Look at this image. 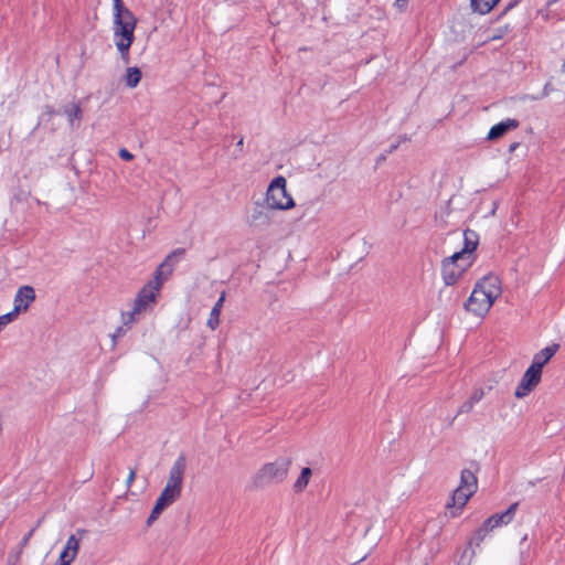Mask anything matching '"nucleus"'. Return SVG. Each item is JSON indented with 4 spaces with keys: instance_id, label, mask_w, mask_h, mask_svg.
<instances>
[{
    "instance_id": "nucleus-1",
    "label": "nucleus",
    "mask_w": 565,
    "mask_h": 565,
    "mask_svg": "<svg viewBox=\"0 0 565 565\" xmlns=\"http://www.w3.org/2000/svg\"><path fill=\"white\" fill-rule=\"evenodd\" d=\"M177 253L182 255L183 250L179 249L170 254L166 260L157 267L153 279L149 280L139 290L134 300L131 310L121 312V320L124 326L130 328L134 323L139 321L141 315L153 309L163 282L168 279L173 270V265L170 264V260Z\"/></svg>"
},
{
    "instance_id": "nucleus-2",
    "label": "nucleus",
    "mask_w": 565,
    "mask_h": 565,
    "mask_svg": "<svg viewBox=\"0 0 565 565\" xmlns=\"http://www.w3.org/2000/svg\"><path fill=\"white\" fill-rule=\"evenodd\" d=\"M479 244V235L472 230L463 232V247L451 256L445 258L441 263L443 280L447 286L455 285L462 274L472 265L475 260L473 252Z\"/></svg>"
},
{
    "instance_id": "nucleus-3",
    "label": "nucleus",
    "mask_w": 565,
    "mask_h": 565,
    "mask_svg": "<svg viewBox=\"0 0 565 565\" xmlns=\"http://www.w3.org/2000/svg\"><path fill=\"white\" fill-rule=\"evenodd\" d=\"M114 1V42L125 64L130 61L129 50L135 40L137 20L121 0Z\"/></svg>"
},
{
    "instance_id": "nucleus-4",
    "label": "nucleus",
    "mask_w": 565,
    "mask_h": 565,
    "mask_svg": "<svg viewBox=\"0 0 565 565\" xmlns=\"http://www.w3.org/2000/svg\"><path fill=\"white\" fill-rule=\"evenodd\" d=\"M185 469L186 459L183 455H180L169 471L167 483L158 497L154 507L148 518V525L156 521L164 509L170 507L180 498Z\"/></svg>"
},
{
    "instance_id": "nucleus-5",
    "label": "nucleus",
    "mask_w": 565,
    "mask_h": 565,
    "mask_svg": "<svg viewBox=\"0 0 565 565\" xmlns=\"http://www.w3.org/2000/svg\"><path fill=\"white\" fill-rule=\"evenodd\" d=\"M502 286L498 276L489 274L476 285L466 303V309L477 317H484L501 296Z\"/></svg>"
},
{
    "instance_id": "nucleus-6",
    "label": "nucleus",
    "mask_w": 565,
    "mask_h": 565,
    "mask_svg": "<svg viewBox=\"0 0 565 565\" xmlns=\"http://www.w3.org/2000/svg\"><path fill=\"white\" fill-rule=\"evenodd\" d=\"M265 203L268 210L286 211L295 206L292 196L287 191V180L278 175L269 183L266 194Z\"/></svg>"
},
{
    "instance_id": "nucleus-7",
    "label": "nucleus",
    "mask_w": 565,
    "mask_h": 565,
    "mask_svg": "<svg viewBox=\"0 0 565 565\" xmlns=\"http://www.w3.org/2000/svg\"><path fill=\"white\" fill-rule=\"evenodd\" d=\"M290 465L289 458H278L263 465L254 477V483L257 487H264L282 482L288 476Z\"/></svg>"
},
{
    "instance_id": "nucleus-8",
    "label": "nucleus",
    "mask_w": 565,
    "mask_h": 565,
    "mask_svg": "<svg viewBox=\"0 0 565 565\" xmlns=\"http://www.w3.org/2000/svg\"><path fill=\"white\" fill-rule=\"evenodd\" d=\"M541 379L542 372L530 365L515 388V397L523 398L527 396L540 384Z\"/></svg>"
},
{
    "instance_id": "nucleus-9",
    "label": "nucleus",
    "mask_w": 565,
    "mask_h": 565,
    "mask_svg": "<svg viewBox=\"0 0 565 565\" xmlns=\"http://www.w3.org/2000/svg\"><path fill=\"white\" fill-rule=\"evenodd\" d=\"M84 533H85L84 530H77L76 534H72L67 539L65 546L62 550V552L57 558L56 565H71L72 564V562L76 558V556L78 554L81 541H82Z\"/></svg>"
},
{
    "instance_id": "nucleus-10",
    "label": "nucleus",
    "mask_w": 565,
    "mask_h": 565,
    "mask_svg": "<svg viewBox=\"0 0 565 565\" xmlns=\"http://www.w3.org/2000/svg\"><path fill=\"white\" fill-rule=\"evenodd\" d=\"M34 299L35 291L31 286L20 287L14 296L12 315L18 317L20 312L26 311Z\"/></svg>"
},
{
    "instance_id": "nucleus-11",
    "label": "nucleus",
    "mask_w": 565,
    "mask_h": 565,
    "mask_svg": "<svg viewBox=\"0 0 565 565\" xmlns=\"http://www.w3.org/2000/svg\"><path fill=\"white\" fill-rule=\"evenodd\" d=\"M516 508L518 503H513L505 511L488 518L486 520L487 526L489 525L493 531L494 529L509 524L513 520Z\"/></svg>"
},
{
    "instance_id": "nucleus-12",
    "label": "nucleus",
    "mask_w": 565,
    "mask_h": 565,
    "mask_svg": "<svg viewBox=\"0 0 565 565\" xmlns=\"http://www.w3.org/2000/svg\"><path fill=\"white\" fill-rule=\"evenodd\" d=\"M559 345L556 343H553L541 351H539L532 360L531 366L535 367L536 370L541 371L543 367L548 363V361L555 355L557 352Z\"/></svg>"
},
{
    "instance_id": "nucleus-13",
    "label": "nucleus",
    "mask_w": 565,
    "mask_h": 565,
    "mask_svg": "<svg viewBox=\"0 0 565 565\" xmlns=\"http://www.w3.org/2000/svg\"><path fill=\"white\" fill-rule=\"evenodd\" d=\"M520 122L516 119L508 118L505 120L500 121L499 124L491 127L488 132L487 138L489 140H495L501 138L508 131L516 129Z\"/></svg>"
},
{
    "instance_id": "nucleus-14",
    "label": "nucleus",
    "mask_w": 565,
    "mask_h": 565,
    "mask_svg": "<svg viewBox=\"0 0 565 565\" xmlns=\"http://www.w3.org/2000/svg\"><path fill=\"white\" fill-rule=\"evenodd\" d=\"M248 224H249V226L255 227V228L269 226V224H270L269 212L263 206L255 207L253 210L252 214L249 215Z\"/></svg>"
},
{
    "instance_id": "nucleus-15",
    "label": "nucleus",
    "mask_w": 565,
    "mask_h": 565,
    "mask_svg": "<svg viewBox=\"0 0 565 565\" xmlns=\"http://www.w3.org/2000/svg\"><path fill=\"white\" fill-rule=\"evenodd\" d=\"M64 115L67 117L68 125L77 128L82 121L83 110L76 103H71L64 108Z\"/></svg>"
},
{
    "instance_id": "nucleus-16",
    "label": "nucleus",
    "mask_w": 565,
    "mask_h": 565,
    "mask_svg": "<svg viewBox=\"0 0 565 565\" xmlns=\"http://www.w3.org/2000/svg\"><path fill=\"white\" fill-rule=\"evenodd\" d=\"M458 488L466 490L469 493H475L478 488L477 477L469 469H463L460 476V484Z\"/></svg>"
},
{
    "instance_id": "nucleus-17",
    "label": "nucleus",
    "mask_w": 565,
    "mask_h": 565,
    "mask_svg": "<svg viewBox=\"0 0 565 565\" xmlns=\"http://www.w3.org/2000/svg\"><path fill=\"white\" fill-rule=\"evenodd\" d=\"M225 300V292H222L215 305L213 306L209 319L206 321L207 327L211 330H215L220 326V315Z\"/></svg>"
},
{
    "instance_id": "nucleus-18",
    "label": "nucleus",
    "mask_w": 565,
    "mask_h": 565,
    "mask_svg": "<svg viewBox=\"0 0 565 565\" xmlns=\"http://www.w3.org/2000/svg\"><path fill=\"white\" fill-rule=\"evenodd\" d=\"M472 493L467 492L463 489L457 488L451 497V503H448V508L456 509L458 512L466 505Z\"/></svg>"
},
{
    "instance_id": "nucleus-19",
    "label": "nucleus",
    "mask_w": 565,
    "mask_h": 565,
    "mask_svg": "<svg viewBox=\"0 0 565 565\" xmlns=\"http://www.w3.org/2000/svg\"><path fill=\"white\" fill-rule=\"evenodd\" d=\"M311 475H312V471L309 467L302 468L299 477L297 478V480L294 483V491L297 493L302 492L307 488V486L310 481Z\"/></svg>"
},
{
    "instance_id": "nucleus-20",
    "label": "nucleus",
    "mask_w": 565,
    "mask_h": 565,
    "mask_svg": "<svg viewBox=\"0 0 565 565\" xmlns=\"http://www.w3.org/2000/svg\"><path fill=\"white\" fill-rule=\"evenodd\" d=\"M141 81V72L138 67L131 66L126 70L125 83L129 88H135Z\"/></svg>"
},
{
    "instance_id": "nucleus-21",
    "label": "nucleus",
    "mask_w": 565,
    "mask_h": 565,
    "mask_svg": "<svg viewBox=\"0 0 565 565\" xmlns=\"http://www.w3.org/2000/svg\"><path fill=\"white\" fill-rule=\"evenodd\" d=\"M500 0H471L473 11L480 14L488 13Z\"/></svg>"
},
{
    "instance_id": "nucleus-22",
    "label": "nucleus",
    "mask_w": 565,
    "mask_h": 565,
    "mask_svg": "<svg viewBox=\"0 0 565 565\" xmlns=\"http://www.w3.org/2000/svg\"><path fill=\"white\" fill-rule=\"evenodd\" d=\"M491 531L492 529L489 525L487 526V522L484 521L482 525L475 532L469 543L471 545L475 544L476 546H479Z\"/></svg>"
},
{
    "instance_id": "nucleus-23",
    "label": "nucleus",
    "mask_w": 565,
    "mask_h": 565,
    "mask_svg": "<svg viewBox=\"0 0 565 565\" xmlns=\"http://www.w3.org/2000/svg\"><path fill=\"white\" fill-rule=\"evenodd\" d=\"M17 317L12 315V312H8L6 315L0 316V331L10 322H12Z\"/></svg>"
},
{
    "instance_id": "nucleus-24",
    "label": "nucleus",
    "mask_w": 565,
    "mask_h": 565,
    "mask_svg": "<svg viewBox=\"0 0 565 565\" xmlns=\"http://www.w3.org/2000/svg\"><path fill=\"white\" fill-rule=\"evenodd\" d=\"M504 32L499 29L497 30L495 32H492L490 34L487 35L486 38V41H495V40H499L503 36Z\"/></svg>"
},
{
    "instance_id": "nucleus-25",
    "label": "nucleus",
    "mask_w": 565,
    "mask_h": 565,
    "mask_svg": "<svg viewBox=\"0 0 565 565\" xmlns=\"http://www.w3.org/2000/svg\"><path fill=\"white\" fill-rule=\"evenodd\" d=\"M482 397H483V392L481 390L475 391L470 397V406L469 407H471L472 404L479 402Z\"/></svg>"
},
{
    "instance_id": "nucleus-26",
    "label": "nucleus",
    "mask_w": 565,
    "mask_h": 565,
    "mask_svg": "<svg viewBox=\"0 0 565 565\" xmlns=\"http://www.w3.org/2000/svg\"><path fill=\"white\" fill-rule=\"evenodd\" d=\"M119 157L125 161H130L134 159V156L131 152H129L127 149L122 148L119 150Z\"/></svg>"
},
{
    "instance_id": "nucleus-27",
    "label": "nucleus",
    "mask_w": 565,
    "mask_h": 565,
    "mask_svg": "<svg viewBox=\"0 0 565 565\" xmlns=\"http://www.w3.org/2000/svg\"><path fill=\"white\" fill-rule=\"evenodd\" d=\"M407 3H408V0H396L395 7L398 11L402 12L406 9Z\"/></svg>"
},
{
    "instance_id": "nucleus-28",
    "label": "nucleus",
    "mask_w": 565,
    "mask_h": 565,
    "mask_svg": "<svg viewBox=\"0 0 565 565\" xmlns=\"http://www.w3.org/2000/svg\"><path fill=\"white\" fill-rule=\"evenodd\" d=\"M135 477H136V472H135V470H130L129 476H128L127 481H126V483H127V486H128V487H130V486H131V483H132V482H134V480H135Z\"/></svg>"
},
{
    "instance_id": "nucleus-29",
    "label": "nucleus",
    "mask_w": 565,
    "mask_h": 565,
    "mask_svg": "<svg viewBox=\"0 0 565 565\" xmlns=\"http://www.w3.org/2000/svg\"><path fill=\"white\" fill-rule=\"evenodd\" d=\"M34 530H31L22 540V545L25 546L30 540V537L33 535Z\"/></svg>"
},
{
    "instance_id": "nucleus-30",
    "label": "nucleus",
    "mask_w": 565,
    "mask_h": 565,
    "mask_svg": "<svg viewBox=\"0 0 565 565\" xmlns=\"http://www.w3.org/2000/svg\"><path fill=\"white\" fill-rule=\"evenodd\" d=\"M125 332L124 328L122 327H119L116 331V335H121L122 333Z\"/></svg>"
},
{
    "instance_id": "nucleus-31",
    "label": "nucleus",
    "mask_w": 565,
    "mask_h": 565,
    "mask_svg": "<svg viewBox=\"0 0 565 565\" xmlns=\"http://www.w3.org/2000/svg\"><path fill=\"white\" fill-rule=\"evenodd\" d=\"M243 143H244L243 138H241V139L238 140V142H237V146H238V147H242V146H243Z\"/></svg>"
},
{
    "instance_id": "nucleus-32",
    "label": "nucleus",
    "mask_w": 565,
    "mask_h": 565,
    "mask_svg": "<svg viewBox=\"0 0 565 565\" xmlns=\"http://www.w3.org/2000/svg\"><path fill=\"white\" fill-rule=\"evenodd\" d=\"M451 515H452V516H457V515H458V512L452 510V511H451Z\"/></svg>"
},
{
    "instance_id": "nucleus-33",
    "label": "nucleus",
    "mask_w": 565,
    "mask_h": 565,
    "mask_svg": "<svg viewBox=\"0 0 565 565\" xmlns=\"http://www.w3.org/2000/svg\"><path fill=\"white\" fill-rule=\"evenodd\" d=\"M562 72L565 73V62L562 65Z\"/></svg>"
}]
</instances>
